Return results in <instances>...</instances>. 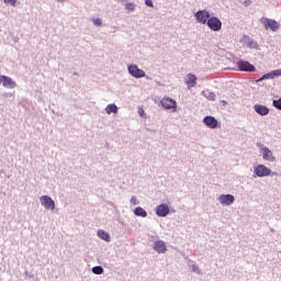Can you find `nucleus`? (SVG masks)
<instances>
[{
    "label": "nucleus",
    "mask_w": 281,
    "mask_h": 281,
    "mask_svg": "<svg viewBox=\"0 0 281 281\" xmlns=\"http://www.w3.org/2000/svg\"><path fill=\"white\" fill-rule=\"evenodd\" d=\"M57 1H65V0H57Z\"/></svg>",
    "instance_id": "obj_32"
},
{
    "label": "nucleus",
    "mask_w": 281,
    "mask_h": 281,
    "mask_svg": "<svg viewBox=\"0 0 281 281\" xmlns=\"http://www.w3.org/2000/svg\"><path fill=\"white\" fill-rule=\"evenodd\" d=\"M145 4L148 5V8H153V0H145Z\"/></svg>",
    "instance_id": "obj_26"
},
{
    "label": "nucleus",
    "mask_w": 281,
    "mask_h": 281,
    "mask_svg": "<svg viewBox=\"0 0 281 281\" xmlns=\"http://www.w3.org/2000/svg\"><path fill=\"white\" fill-rule=\"evenodd\" d=\"M280 76H281V69H277L263 75L259 80H272L273 78H278Z\"/></svg>",
    "instance_id": "obj_12"
},
{
    "label": "nucleus",
    "mask_w": 281,
    "mask_h": 281,
    "mask_svg": "<svg viewBox=\"0 0 281 281\" xmlns=\"http://www.w3.org/2000/svg\"><path fill=\"white\" fill-rule=\"evenodd\" d=\"M256 113H258V115H269V108H267L266 105L262 104H255L254 106Z\"/></svg>",
    "instance_id": "obj_14"
},
{
    "label": "nucleus",
    "mask_w": 281,
    "mask_h": 281,
    "mask_svg": "<svg viewBox=\"0 0 281 281\" xmlns=\"http://www.w3.org/2000/svg\"><path fill=\"white\" fill-rule=\"evenodd\" d=\"M98 236L99 238H101L102 240H105V243H111V235H109V233L104 232V231H99L98 232Z\"/></svg>",
    "instance_id": "obj_17"
},
{
    "label": "nucleus",
    "mask_w": 281,
    "mask_h": 281,
    "mask_svg": "<svg viewBox=\"0 0 281 281\" xmlns=\"http://www.w3.org/2000/svg\"><path fill=\"white\" fill-rule=\"evenodd\" d=\"M195 19L198 22H200L202 25L207 24V21H210V12L206 10H201L195 13Z\"/></svg>",
    "instance_id": "obj_6"
},
{
    "label": "nucleus",
    "mask_w": 281,
    "mask_h": 281,
    "mask_svg": "<svg viewBox=\"0 0 281 281\" xmlns=\"http://www.w3.org/2000/svg\"><path fill=\"white\" fill-rule=\"evenodd\" d=\"M207 27L212 30V32H221L223 27V22L216 16H212L206 22Z\"/></svg>",
    "instance_id": "obj_2"
},
{
    "label": "nucleus",
    "mask_w": 281,
    "mask_h": 281,
    "mask_svg": "<svg viewBox=\"0 0 281 281\" xmlns=\"http://www.w3.org/2000/svg\"><path fill=\"white\" fill-rule=\"evenodd\" d=\"M187 86L189 89H192V87H196V76L189 74L187 75Z\"/></svg>",
    "instance_id": "obj_16"
},
{
    "label": "nucleus",
    "mask_w": 281,
    "mask_h": 281,
    "mask_svg": "<svg viewBox=\"0 0 281 281\" xmlns=\"http://www.w3.org/2000/svg\"><path fill=\"white\" fill-rule=\"evenodd\" d=\"M4 3H10V5H16V0H3Z\"/></svg>",
    "instance_id": "obj_25"
},
{
    "label": "nucleus",
    "mask_w": 281,
    "mask_h": 281,
    "mask_svg": "<svg viewBox=\"0 0 281 281\" xmlns=\"http://www.w3.org/2000/svg\"><path fill=\"white\" fill-rule=\"evenodd\" d=\"M262 157L266 161H274L273 153L269 148L262 149Z\"/></svg>",
    "instance_id": "obj_15"
},
{
    "label": "nucleus",
    "mask_w": 281,
    "mask_h": 281,
    "mask_svg": "<svg viewBox=\"0 0 281 281\" xmlns=\"http://www.w3.org/2000/svg\"><path fill=\"white\" fill-rule=\"evenodd\" d=\"M92 272L95 273V276H102V273H104V269H102L100 266H97L92 268Z\"/></svg>",
    "instance_id": "obj_20"
},
{
    "label": "nucleus",
    "mask_w": 281,
    "mask_h": 281,
    "mask_svg": "<svg viewBox=\"0 0 281 281\" xmlns=\"http://www.w3.org/2000/svg\"><path fill=\"white\" fill-rule=\"evenodd\" d=\"M236 66L238 71H247L249 74H254V71H256V66L244 59L237 60Z\"/></svg>",
    "instance_id": "obj_1"
},
{
    "label": "nucleus",
    "mask_w": 281,
    "mask_h": 281,
    "mask_svg": "<svg viewBox=\"0 0 281 281\" xmlns=\"http://www.w3.org/2000/svg\"><path fill=\"white\" fill-rule=\"evenodd\" d=\"M212 97L214 98V94H212Z\"/></svg>",
    "instance_id": "obj_34"
},
{
    "label": "nucleus",
    "mask_w": 281,
    "mask_h": 281,
    "mask_svg": "<svg viewBox=\"0 0 281 281\" xmlns=\"http://www.w3.org/2000/svg\"><path fill=\"white\" fill-rule=\"evenodd\" d=\"M203 122L207 128H218V121L214 116H205Z\"/></svg>",
    "instance_id": "obj_11"
},
{
    "label": "nucleus",
    "mask_w": 281,
    "mask_h": 281,
    "mask_svg": "<svg viewBox=\"0 0 281 281\" xmlns=\"http://www.w3.org/2000/svg\"><path fill=\"white\" fill-rule=\"evenodd\" d=\"M41 205L45 207V210H54L56 207V202L49 195H43L40 198Z\"/></svg>",
    "instance_id": "obj_4"
},
{
    "label": "nucleus",
    "mask_w": 281,
    "mask_h": 281,
    "mask_svg": "<svg viewBox=\"0 0 281 281\" xmlns=\"http://www.w3.org/2000/svg\"><path fill=\"white\" fill-rule=\"evenodd\" d=\"M92 22L97 27L102 26V20L100 18L93 19Z\"/></svg>",
    "instance_id": "obj_21"
},
{
    "label": "nucleus",
    "mask_w": 281,
    "mask_h": 281,
    "mask_svg": "<svg viewBox=\"0 0 281 281\" xmlns=\"http://www.w3.org/2000/svg\"><path fill=\"white\" fill-rule=\"evenodd\" d=\"M0 85L7 89H14L16 87V82L8 76H0Z\"/></svg>",
    "instance_id": "obj_7"
},
{
    "label": "nucleus",
    "mask_w": 281,
    "mask_h": 281,
    "mask_svg": "<svg viewBox=\"0 0 281 281\" xmlns=\"http://www.w3.org/2000/svg\"><path fill=\"white\" fill-rule=\"evenodd\" d=\"M223 105L225 106V104H227V101H222Z\"/></svg>",
    "instance_id": "obj_31"
},
{
    "label": "nucleus",
    "mask_w": 281,
    "mask_h": 281,
    "mask_svg": "<svg viewBox=\"0 0 281 281\" xmlns=\"http://www.w3.org/2000/svg\"><path fill=\"white\" fill-rule=\"evenodd\" d=\"M234 201H236V198H234V195H232V194H222L218 196V202L222 205H232V203H234Z\"/></svg>",
    "instance_id": "obj_10"
},
{
    "label": "nucleus",
    "mask_w": 281,
    "mask_h": 281,
    "mask_svg": "<svg viewBox=\"0 0 281 281\" xmlns=\"http://www.w3.org/2000/svg\"><path fill=\"white\" fill-rule=\"evenodd\" d=\"M212 98V100H214V97H211Z\"/></svg>",
    "instance_id": "obj_33"
},
{
    "label": "nucleus",
    "mask_w": 281,
    "mask_h": 281,
    "mask_svg": "<svg viewBox=\"0 0 281 281\" xmlns=\"http://www.w3.org/2000/svg\"><path fill=\"white\" fill-rule=\"evenodd\" d=\"M105 113H108V115H111V113H117V105L115 104H108L105 108Z\"/></svg>",
    "instance_id": "obj_18"
},
{
    "label": "nucleus",
    "mask_w": 281,
    "mask_h": 281,
    "mask_svg": "<svg viewBox=\"0 0 281 281\" xmlns=\"http://www.w3.org/2000/svg\"><path fill=\"white\" fill-rule=\"evenodd\" d=\"M126 10H130L131 12H133V10H135V4L133 2H128L125 5Z\"/></svg>",
    "instance_id": "obj_22"
},
{
    "label": "nucleus",
    "mask_w": 281,
    "mask_h": 281,
    "mask_svg": "<svg viewBox=\"0 0 281 281\" xmlns=\"http://www.w3.org/2000/svg\"><path fill=\"white\" fill-rule=\"evenodd\" d=\"M160 104L164 106V109H177V101L171 99L170 97H165Z\"/></svg>",
    "instance_id": "obj_9"
},
{
    "label": "nucleus",
    "mask_w": 281,
    "mask_h": 281,
    "mask_svg": "<svg viewBox=\"0 0 281 281\" xmlns=\"http://www.w3.org/2000/svg\"><path fill=\"white\" fill-rule=\"evenodd\" d=\"M128 74H131L133 76V78H145L146 77V72L142 69H139V67H137V65H131L128 66Z\"/></svg>",
    "instance_id": "obj_5"
},
{
    "label": "nucleus",
    "mask_w": 281,
    "mask_h": 281,
    "mask_svg": "<svg viewBox=\"0 0 281 281\" xmlns=\"http://www.w3.org/2000/svg\"><path fill=\"white\" fill-rule=\"evenodd\" d=\"M255 175H257V177H269L271 169L267 168L265 165H258L255 168Z\"/></svg>",
    "instance_id": "obj_8"
},
{
    "label": "nucleus",
    "mask_w": 281,
    "mask_h": 281,
    "mask_svg": "<svg viewBox=\"0 0 281 281\" xmlns=\"http://www.w3.org/2000/svg\"><path fill=\"white\" fill-rule=\"evenodd\" d=\"M158 216H168V212H157Z\"/></svg>",
    "instance_id": "obj_28"
},
{
    "label": "nucleus",
    "mask_w": 281,
    "mask_h": 281,
    "mask_svg": "<svg viewBox=\"0 0 281 281\" xmlns=\"http://www.w3.org/2000/svg\"><path fill=\"white\" fill-rule=\"evenodd\" d=\"M136 216H142L143 218H146L147 213L146 212H135Z\"/></svg>",
    "instance_id": "obj_23"
},
{
    "label": "nucleus",
    "mask_w": 281,
    "mask_h": 281,
    "mask_svg": "<svg viewBox=\"0 0 281 281\" xmlns=\"http://www.w3.org/2000/svg\"><path fill=\"white\" fill-rule=\"evenodd\" d=\"M260 21L266 30H271L272 32H278V30H280V24L276 22V20L262 18Z\"/></svg>",
    "instance_id": "obj_3"
},
{
    "label": "nucleus",
    "mask_w": 281,
    "mask_h": 281,
    "mask_svg": "<svg viewBox=\"0 0 281 281\" xmlns=\"http://www.w3.org/2000/svg\"><path fill=\"white\" fill-rule=\"evenodd\" d=\"M134 212H145L142 207H136Z\"/></svg>",
    "instance_id": "obj_29"
},
{
    "label": "nucleus",
    "mask_w": 281,
    "mask_h": 281,
    "mask_svg": "<svg viewBox=\"0 0 281 281\" xmlns=\"http://www.w3.org/2000/svg\"><path fill=\"white\" fill-rule=\"evenodd\" d=\"M193 271H199V268H196V266H193Z\"/></svg>",
    "instance_id": "obj_30"
},
{
    "label": "nucleus",
    "mask_w": 281,
    "mask_h": 281,
    "mask_svg": "<svg viewBox=\"0 0 281 281\" xmlns=\"http://www.w3.org/2000/svg\"><path fill=\"white\" fill-rule=\"evenodd\" d=\"M138 114L140 115V117H144L146 115V112L144 111V108L138 109Z\"/></svg>",
    "instance_id": "obj_24"
},
{
    "label": "nucleus",
    "mask_w": 281,
    "mask_h": 281,
    "mask_svg": "<svg viewBox=\"0 0 281 281\" xmlns=\"http://www.w3.org/2000/svg\"><path fill=\"white\" fill-rule=\"evenodd\" d=\"M131 203H132L133 205H137V198L132 196Z\"/></svg>",
    "instance_id": "obj_27"
},
{
    "label": "nucleus",
    "mask_w": 281,
    "mask_h": 281,
    "mask_svg": "<svg viewBox=\"0 0 281 281\" xmlns=\"http://www.w3.org/2000/svg\"><path fill=\"white\" fill-rule=\"evenodd\" d=\"M156 212H170V207H168V204H160L157 206Z\"/></svg>",
    "instance_id": "obj_19"
},
{
    "label": "nucleus",
    "mask_w": 281,
    "mask_h": 281,
    "mask_svg": "<svg viewBox=\"0 0 281 281\" xmlns=\"http://www.w3.org/2000/svg\"><path fill=\"white\" fill-rule=\"evenodd\" d=\"M154 250L157 251V254H166L167 251V246L166 243L158 240L154 245Z\"/></svg>",
    "instance_id": "obj_13"
}]
</instances>
